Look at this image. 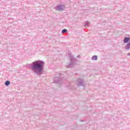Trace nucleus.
Listing matches in <instances>:
<instances>
[{
  "label": "nucleus",
  "mask_w": 130,
  "mask_h": 130,
  "mask_svg": "<svg viewBox=\"0 0 130 130\" xmlns=\"http://www.w3.org/2000/svg\"><path fill=\"white\" fill-rule=\"evenodd\" d=\"M45 63L42 60H37L30 64V70L37 75L41 76L43 75V70Z\"/></svg>",
  "instance_id": "1"
},
{
  "label": "nucleus",
  "mask_w": 130,
  "mask_h": 130,
  "mask_svg": "<svg viewBox=\"0 0 130 130\" xmlns=\"http://www.w3.org/2000/svg\"><path fill=\"white\" fill-rule=\"evenodd\" d=\"M70 58L71 60L70 62L66 64V67L67 68H68V69H71V68H73L74 66L76 64V61H77V58H74V56L72 55H70Z\"/></svg>",
  "instance_id": "2"
},
{
  "label": "nucleus",
  "mask_w": 130,
  "mask_h": 130,
  "mask_svg": "<svg viewBox=\"0 0 130 130\" xmlns=\"http://www.w3.org/2000/svg\"><path fill=\"white\" fill-rule=\"evenodd\" d=\"M124 43H127V42L129 41V42L125 46L124 49L126 50H129L130 49V38L128 37H125L124 40Z\"/></svg>",
  "instance_id": "3"
},
{
  "label": "nucleus",
  "mask_w": 130,
  "mask_h": 130,
  "mask_svg": "<svg viewBox=\"0 0 130 130\" xmlns=\"http://www.w3.org/2000/svg\"><path fill=\"white\" fill-rule=\"evenodd\" d=\"M55 9L56 11L61 12L62 11H64L66 9V6L64 4H59L56 6Z\"/></svg>",
  "instance_id": "4"
},
{
  "label": "nucleus",
  "mask_w": 130,
  "mask_h": 130,
  "mask_svg": "<svg viewBox=\"0 0 130 130\" xmlns=\"http://www.w3.org/2000/svg\"><path fill=\"white\" fill-rule=\"evenodd\" d=\"M54 83L58 84V85H61L62 80L59 77H55L54 79Z\"/></svg>",
  "instance_id": "5"
},
{
  "label": "nucleus",
  "mask_w": 130,
  "mask_h": 130,
  "mask_svg": "<svg viewBox=\"0 0 130 130\" xmlns=\"http://www.w3.org/2000/svg\"><path fill=\"white\" fill-rule=\"evenodd\" d=\"M77 86H84V80L81 78L77 79Z\"/></svg>",
  "instance_id": "6"
},
{
  "label": "nucleus",
  "mask_w": 130,
  "mask_h": 130,
  "mask_svg": "<svg viewBox=\"0 0 130 130\" xmlns=\"http://www.w3.org/2000/svg\"><path fill=\"white\" fill-rule=\"evenodd\" d=\"M89 25H90V22L86 21L85 25H84V27H85L86 28H88V27H89Z\"/></svg>",
  "instance_id": "7"
},
{
  "label": "nucleus",
  "mask_w": 130,
  "mask_h": 130,
  "mask_svg": "<svg viewBox=\"0 0 130 130\" xmlns=\"http://www.w3.org/2000/svg\"><path fill=\"white\" fill-rule=\"evenodd\" d=\"M11 84V82L10 81H6L5 83V86H9Z\"/></svg>",
  "instance_id": "8"
},
{
  "label": "nucleus",
  "mask_w": 130,
  "mask_h": 130,
  "mask_svg": "<svg viewBox=\"0 0 130 130\" xmlns=\"http://www.w3.org/2000/svg\"><path fill=\"white\" fill-rule=\"evenodd\" d=\"M97 56L96 55H94L92 57V60H97Z\"/></svg>",
  "instance_id": "9"
},
{
  "label": "nucleus",
  "mask_w": 130,
  "mask_h": 130,
  "mask_svg": "<svg viewBox=\"0 0 130 130\" xmlns=\"http://www.w3.org/2000/svg\"><path fill=\"white\" fill-rule=\"evenodd\" d=\"M67 32H68V30H67V29H63L61 31V33H67Z\"/></svg>",
  "instance_id": "10"
},
{
  "label": "nucleus",
  "mask_w": 130,
  "mask_h": 130,
  "mask_svg": "<svg viewBox=\"0 0 130 130\" xmlns=\"http://www.w3.org/2000/svg\"><path fill=\"white\" fill-rule=\"evenodd\" d=\"M127 55H130V53H128L127 54Z\"/></svg>",
  "instance_id": "11"
},
{
  "label": "nucleus",
  "mask_w": 130,
  "mask_h": 130,
  "mask_svg": "<svg viewBox=\"0 0 130 130\" xmlns=\"http://www.w3.org/2000/svg\"><path fill=\"white\" fill-rule=\"evenodd\" d=\"M77 57H80V55H78V56H77Z\"/></svg>",
  "instance_id": "12"
},
{
  "label": "nucleus",
  "mask_w": 130,
  "mask_h": 130,
  "mask_svg": "<svg viewBox=\"0 0 130 130\" xmlns=\"http://www.w3.org/2000/svg\"><path fill=\"white\" fill-rule=\"evenodd\" d=\"M58 75H59V77H60V74H59Z\"/></svg>",
  "instance_id": "13"
}]
</instances>
